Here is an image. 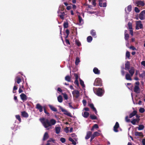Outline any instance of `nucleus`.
Masks as SVG:
<instances>
[{
  "mask_svg": "<svg viewBox=\"0 0 145 145\" xmlns=\"http://www.w3.org/2000/svg\"><path fill=\"white\" fill-rule=\"evenodd\" d=\"M127 9L129 12H130L132 10V6L131 5H129L127 7Z\"/></svg>",
  "mask_w": 145,
  "mask_h": 145,
  "instance_id": "e433bc0d",
  "label": "nucleus"
},
{
  "mask_svg": "<svg viewBox=\"0 0 145 145\" xmlns=\"http://www.w3.org/2000/svg\"><path fill=\"white\" fill-rule=\"evenodd\" d=\"M143 27V25L141 23V21L139 20L136 22V29L138 30L141 29Z\"/></svg>",
  "mask_w": 145,
  "mask_h": 145,
  "instance_id": "7ed1b4c3",
  "label": "nucleus"
},
{
  "mask_svg": "<svg viewBox=\"0 0 145 145\" xmlns=\"http://www.w3.org/2000/svg\"><path fill=\"white\" fill-rule=\"evenodd\" d=\"M93 71L95 74H99L100 73V71L96 67H95L94 68Z\"/></svg>",
  "mask_w": 145,
  "mask_h": 145,
  "instance_id": "5701e85b",
  "label": "nucleus"
},
{
  "mask_svg": "<svg viewBox=\"0 0 145 145\" xmlns=\"http://www.w3.org/2000/svg\"><path fill=\"white\" fill-rule=\"evenodd\" d=\"M48 106L54 112L57 111V109L52 105H48Z\"/></svg>",
  "mask_w": 145,
  "mask_h": 145,
  "instance_id": "aec40b11",
  "label": "nucleus"
},
{
  "mask_svg": "<svg viewBox=\"0 0 145 145\" xmlns=\"http://www.w3.org/2000/svg\"><path fill=\"white\" fill-rule=\"evenodd\" d=\"M130 68V63L129 61H127L125 64V69L127 70H129Z\"/></svg>",
  "mask_w": 145,
  "mask_h": 145,
  "instance_id": "412c9836",
  "label": "nucleus"
},
{
  "mask_svg": "<svg viewBox=\"0 0 145 145\" xmlns=\"http://www.w3.org/2000/svg\"><path fill=\"white\" fill-rule=\"evenodd\" d=\"M139 18L142 20L145 19V10L142 11L139 14Z\"/></svg>",
  "mask_w": 145,
  "mask_h": 145,
  "instance_id": "6e6552de",
  "label": "nucleus"
},
{
  "mask_svg": "<svg viewBox=\"0 0 145 145\" xmlns=\"http://www.w3.org/2000/svg\"><path fill=\"white\" fill-rule=\"evenodd\" d=\"M74 76L75 78V79H78V76L77 74L75 73L74 74Z\"/></svg>",
  "mask_w": 145,
  "mask_h": 145,
  "instance_id": "0e129e2a",
  "label": "nucleus"
},
{
  "mask_svg": "<svg viewBox=\"0 0 145 145\" xmlns=\"http://www.w3.org/2000/svg\"><path fill=\"white\" fill-rule=\"evenodd\" d=\"M58 16L62 19L63 20L64 19V16L65 15L64 12H61L59 10L57 12Z\"/></svg>",
  "mask_w": 145,
  "mask_h": 145,
  "instance_id": "9b49d317",
  "label": "nucleus"
},
{
  "mask_svg": "<svg viewBox=\"0 0 145 145\" xmlns=\"http://www.w3.org/2000/svg\"><path fill=\"white\" fill-rule=\"evenodd\" d=\"M65 80H66L70 82L71 81V78L69 76H67L65 77Z\"/></svg>",
  "mask_w": 145,
  "mask_h": 145,
  "instance_id": "37998d69",
  "label": "nucleus"
},
{
  "mask_svg": "<svg viewBox=\"0 0 145 145\" xmlns=\"http://www.w3.org/2000/svg\"><path fill=\"white\" fill-rule=\"evenodd\" d=\"M80 85L82 86L83 88H84L85 87V85L84 82L80 79Z\"/></svg>",
  "mask_w": 145,
  "mask_h": 145,
  "instance_id": "58836bf2",
  "label": "nucleus"
},
{
  "mask_svg": "<svg viewBox=\"0 0 145 145\" xmlns=\"http://www.w3.org/2000/svg\"><path fill=\"white\" fill-rule=\"evenodd\" d=\"M93 90L95 94L98 96L101 97L103 96L104 93V90L101 88H93Z\"/></svg>",
  "mask_w": 145,
  "mask_h": 145,
  "instance_id": "f03ea898",
  "label": "nucleus"
},
{
  "mask_svg": "<svg viewBox=\"0 0 145 145\" xmlns=\"http://www.w3.org/2000/svg\"><path fill=\"white\" fill-rule=\"evenodd\" d=\"M135 5L138 7H143L145 5L144 1L142 0H137L135 2Z\"/></svg>",
  "mask_w": 145,
  "mask_h": 145,
  "instance_id": "20e7f679",
  "label": "nucleus"
},
{
  "mask_svg": "<svg viewBox=\"0 0 145 145\" xmlns=\"http://www.w3.org/2000/svg\"><path fill=\"white\" fill-rule=\"evenodd\" d=\"M125 120L127 122H129L130 121V120L128 118V117L126 116L125 118Z\"/></svg>",
  "mask_w": 145,
  "mask_h": 145,
  "instance_id": "4d7b16f0",
  "label": "nucleus"
},
{
  "mask_svg": "<svg viewBox=\"0 0 145 145\" xmlns=\"http://www.w3.org/2000/svg\"><path fill=\"white\" fill-rule=\"evenodd\" d=\"M66 33L67 34L66 37H67L69 34V31L68 29H67L66 31Z\"/></svg>",
  "mask_w": 145,
  "mask_h": 145,
  "instance_id": "e2e57ef3",
  "label": "nucleus"
},
{
  "mask_svg": "<svg viewBox=\"0 0 145 145\" xmlns=\"http://www.w3.org/2000/svg\"><path fill=\"white\" fill-rule=\"evenodd\" d=\"M90 118L92 120L97 119V117L94 115H91L90 116Z\"/></svg>",
  "mask_w": 145,
  "mask_h": 145,
  "instance_id": "ea45409f",
  "label": "nucleus"
},
{
  "mask_svg": "<svg viewBox=\"0 0 145 145\" xmlns=\"http://www.w3.org/2000/svg\"><path fill=\"white\" fill-rule=\"evenodd\" d=\"M16 119L18 120L20 122L21 121V120L20 118V116L19 115H16L15 116Z\"/></svg>",
  "mask_w": 145,
  "mask_h": 145,
  "instance_id": "f704fd0d",
  "label": "nucleus"
},
{
  "mask_svg": "<svg viewBox=\"0 0 145 145\" xmlns=\"http://www.w3.org/2000/svg\"><path fill=\"white\" fill-rule=\"evenodd\" d=\"M141 64L144 67H145V61H142L141 62Z\"/></svg>",
  "mask_w": 145,
  "mask_h": 145,
  "instance_id": "338daca9",
  "label": "nucleus"
},
{
  "mask_svg": "<svg viewBox=\"0 0 145 145\" xmlns=\"http://www.w3.org/2000/svg\"><path fill=\"white\" fill-rule=\"evenodd\" d=\"M135 134L136 136H141L142 135V133L138 132H136Z\"/></svg>",
  "mask_w": 145,
  "mask_h": 145,
  "instance_id": "a18cd8bd",
  "label": "nucleus"
},
{
  "mask_svg": "<svg viewBox=\"0 0 145 145\" xmlns=\"http://www.w3.org/2000/svg\"><path fill=\"white\" fill-rule=\"evenodd\" d=\"M74 84H75L76 85L78 86H79V82L78 80V79H75L74 82Z\"/></svg>",
  "mask_w": 145,
  "mask_h": 145,
  "instance_id": "5fc2aeb1",
  "label": "nucleus"
},
{
  "mask_svg": "<svg viewBox=\"0 0 145 145\" xmlns=\"http://www.w3.org/2000/svg\"><path fill=\"white\" fill-rule=\"evenodd\" d=\"M92 40V38L91 36H89L87 38V41L88 42H90Z\"/></svg>",
  "mask_w": 145,
  "mask_h": 145,
  "instance_id": "72a5a7b5",
  "label": "nucleus"
},
{
  "mask_svg": "<svg viewBox=\"0 0 145 145\" xmlns=\"http://www.w3.org/2000/svg\"><path fill=\"white\" fill-rule=\"evenodd\" d=\"M99 5L101 7H106V3L104 2L105 0H99Z\"/></svg>",
  "mask_w": 145,
  "mask_h": 145,
  "instance_id": "1a4fd4ad",
  "label": "nucleus"
},
{
  "mask_svg": "<svg viewBox=\"0 0 145 145\" xmlns=\"http://www.w3.org/2000/svg\"><path fill=\"white\" fill-rule=\"evenodd\" d=\"M139 111L140 112L142 113L145 111V110L143 108H140L139 109Z\"/></svg>",
  "mask_w": 145,
  "mask_h": 145,
  "instance_id": "8fccbe9b",
  "label": "nucleus"
},
{
  "mask_svg": "<svg viewBox=\"0 0 145 145\" xmlns=\"http://www.w3.org/2000/svg\"><path fill=\"white\" fill-rule=\"evenodd\" d=\"M73 97L76 98H78L80 96V92L77 90H75L72 92Z\"/></svg>",
  "mask_w": 145,
  "mask_h": 145,
  "instance_id": "423d86ee",
  "label": "nucleus"
},
{
  "mask_svg": "<svg viewBox=\"0 0 145 145\" xmlns=\"http://www.w3.org/2000/svg\"><path fill=\"white\" fill-rule=\"evenodd\" d=\"M144 128V126L142 125H140L138 127V129L139 130H143Z\"/></svg>",
  "mask_w": 145,
  "mask_h": 145,
  "instance_id": "4c0bfd02",
  "label": "nucleus"
},
{
  "mask_svg": "<svg viewBox=\"0 0 145 145\" xmlns=\"http://www.w3.org/2000/svg\"><path fill=\"white\" fill-rule=\"evenodd\" d=\"M39 120L41 122L44 127L47 130L51 129V127L54 125L56 123V121L54 119H51L49 121L47 119L44 118H40Z\"/></svg>",
  "mask_w": 145,
  "mask_h": 145,
  "instance_id": "f257e3e1",
  "label": "nucleus"
},
{
  "mask_svg": "<svg viewBox=\"0 0 145 145\" xmlns=\"http://www.w3.org/2000/svg\"><path fill=\"white\" fill-rule=\"evenodd\" d=\"M49 137L48 134L47 132H45L43 136V140H45L47 139Z\"/></svg>",
  "mask_w": 145,
  "mask_h": 145,
  "instance_id": "7c9ffc66",
  "label": "nucleus"
},
{
  "mask_svg": "<svg viewBox=\"0 0 145 145\" xmlns=\"http://www.w3.org/2000/svg\"><path fill=\"white\" fill-rule=\"evenodd\" d=\"M139 120V119H133L131 121V123L133 125H135L136 122H138Z\"/></svg>",
  "mask_w": 145,
  "mask_h": 145,
  "instance_id": "c756f323",
  "label": "nucleus"
},
{
  "mask_svg": "<svg viewBox=\"0 0 145 145\" xmlns=\"http://www.w3.org/2000/svg\"><path fill=\"white\" fill-rule=\"evenodd\" d=\"M100 134L98 132L96 131L94 132L91 135L94 138L95 137L100 135Z\"/></svg>",
  "mask_w": 145,
  "mask_h": 145,
  "instance_id": "bb28decb",
  "label": "nucleus"
},
{
  "mask_svg": "<svg viewBox=\"0 0 145 145\" xmlns=\"http://www.w3.org/2000/svg\"><path fill=\"white\" fill-rule=\"evenodd\" d=\"M137 114V111H134L132 113H131L129 116V117L130 118H132L135 115Z\"/></svg>",
  "mask_w": 145,
  "mask_h": 145,
  "instance_id": "cd10ccee",
  "label": "nucleus"
},
{
  "mask_svg": "<svg viewBox=\"0 0 145 145\" xmlns=\"http://www.w3.org/2000/svg\"><path fill=\"white\" fill-rule=\"evenodd\" d=\"M134 91L136 93H138L140 91V89L138 86H135L134 88Z\"/></svg>",
  "mask_w": 145,
  "mask_h": 145,
  "instance_id": "b1692460",
  "label": "nucleus"
},
{
  "mask_svg": "<svg viewBox=\"0 0 145 145\" xmlns=\"http://www.w3.org/2000/svg\"><path fill=\"white\" fill-rule=\"evenodd\" d=\"M80 62V59L79 57H77L76 58V61H75V64L76 65H78L79 63Z\"/></svg>",
  "mask_w": 145,
  "mask_h": 145,
  "instance_id": "c9c22d12",
  "label": "nucleus"
},
{
  "mask_svg": "<svg viewBox=\"0 0 145 145\" xmlns=\"http://www.w3.org/2000/svg\"><path fill=\"white\" fill-rule=\"evenodd\" d=\"M119 125L118 123V122H116L114 127V130L115 132H117L118 131L117 129L119 127Z\"/></svg>",
  "mask_w": 145,
  "mask_h": 145,
  "instance_id": "2eb2a0df",
  "label": "nucleus"
},
{
  "mask_svg": "<svg viewBox=\"0 0 145 145\" xmlns=\"http://www.w3.org/2000/svg\"><path fill=\"white\" fill-rule=\"evenodd\" d=\"M82 103L83 104L84 106H85L86 105L87 103L85 99H83L82 101Z\"/></svg>",
  "mask_w": 145,
  "mask_h": 145,
  "instance_id": "864d4df0",
  "label": "nucleus"
},
{
  "mask_svg": "<svg viewBox=\"0 0 145 145\" xmlns=\"http://www.w3.org/2000/svg\"><path fill=\"white\" fill-rule=\"evenodd\" d=\"M129 36L128 34H125V39L126 40H127L129 38Z\"/></svg>",
  "mask_w": 145,
  "mask_h": 145,
  "instance_id": "49530a36",
  "label": "nucleus"
},
{
  "mask_svg": "<svg viewBox=\"0 0 145 145\" xmlns=\"http://www.w3.org/2000/svg\"><path fill=\"white\" fill-rule=\"evenodd\" d=\"M102 85L101 79L99 78L96 79L94 83V85L96 86H101Z\"/></svg>",
  "mask_w": 145,
  "mask_h": 145,
  "instance_id": "39448f33",
  "label": "nucleus"
},
{
  "mask_svg": "<svg viewBox=\"0 0 145 145\" xmlns=\"http://www.w3.org/2000/svg\"><path fill=\"white\" fill-rule=\"evenodd\" d=\"M129 28L130 29H132V26L131 23L129 22L128 24Z\"/></svg>",
  "mask_w": 145,
  "mask_h": 145,
  "instance_id": "09e8293b",
  "label": "nucleus"
},
{
  "mask_svg": "<svg viewBox=\"0 0 145 145\" xmlns=\"http://www.w3.org/2000/svg\"><path fill=\"white\" fill-rule=\"evenodd\" d=\"M76 44L78 46H79L81 44H80V43L79 42L76 41Z\"/></svg>",
  "mask_w": 145,
  "mask_h": 145,
  "instance_id": "69168bd1",
  "label": "nucleus"
},
{
  "mask_svg": "<svg viewBox=\"0 0 145 145\" xmlns=\"http://www.w3.org/2000/svg\"><path fill=\"white\" fill-rule=\"evenodd\" d=\"M89 113L87 112H85L83 113H82V116L85 118H87L89 116Z\"/></svg>",
  "mask_w": 145,
  "mask_h": 145,
  "instance_id": "393cba45",
  "label": "nucleus"
},
{
  "mask_svg": "<svg viewBox=\"0 0 145 145\" xmlns=\"http://www.w3.org/2000/svg\"><path fill=\"white\" fill-rule=\"evenodd\" d=\"M15 82L16 83V82H17V83L18 84H19L20 82H21L22 80L18 76L16 77L15 79Z\"/></svg>",
  "mask_w": 145,
  "mask_h": 145,
  "instance_id": "4be33fe9",
  "label": "nucleus"
},
{
  "mask_svg": "<svg viewBox=\"0 0 145 145\" xmlns=\"http://www.w3.org/2000/svg\"><path fill=\"white\" fill-rule=\"evenodd\" d=\"M92 132L90 131H88L87 132L86 135L85 137V139H88L89 138L91 135L92 134Z\"/></svg>",
  "mask_w": 145,
  "mask_h": 145,
  "instance_id": "a211bd4d",
  "label": "nucleus"
},
{
  "mask_svg": "<svg viewBox=\"0 0 145 145\" xmlns=\"http://www.w3.org/2000/svg\"><path fill=\"white\" fill-rule=\"evenodd\" d=\"M36 108L39 110L40 112H42L43 111V107L39 104H37Z\"/></svg>",
  "mask_w": 145,
  "mask_h": 145,
  "instance_id": "4468645a",
  "label": "nucleus"
},
{
  "mask_svg": "<svg viewBox=\"0 0 145 145\" xmlns=\"http://www.w3.org/2000/svg\"><path fill=\"white\" fill-rule=\"evenodd\" d=\"M78 18L79 21V24L80 25H82L84 23L83 20L80 15H78Z\"/></svg>",
  "mask_w": 145,
  "mask_h": 145,
  "instance_id": "f3484780",
  "label": "nucleus"
},
{
  "mask_svg": "<svg viewBox=\"0 0 145 145\" xmlns=\"http://www.w3.org/2000/svg\"><path fill=\"white\" fill-rule=\"evenodd\" d=\"M134 10H135V11L136 12H137V13H139L140 11V10H139L138 8V7H136L135 8Z\"/></svg>",
  "mask_w": 145,
  "mask_h": 145,
  "instance_id": "3c124183",
  "label": "nucleus"
},
{
  "mask_svg": "<svg viewBox=\"0 0 145 145\" xmlns=\"http://www.w3.org/2000/svg\"><path fill=\"white\" fill-rule=\"evenodd\" d=\"M130 49H132L133 50H137L136 48L133 46H131L129 47Z\"/></svg>",
  "mask_w": 145,
  "mask_h": 145,
  "instance_id": "680f3d73",
  "label": "nucleus"
},
{
  "mask_svg": "<svg viewBox=\"0 0 145 145\" xmlns=\"http://www.w3.org/2000/svg\"><path fill=\"white\" fill-rule=\"evenodd\" d=\"M55 141V140L52 138H50V139L48 141V142H52L53 143H54Z\"/></svg>",
  "mask_w": 145,
  "mask_h": 145,
  "instance_id": "bf43d9fd",
  "label": "nucleus"
},
{
  "mask_svg": "<svg viewBox=\"0 0 145 145\" xmlns=\"http://www.w3.org/2000/svg\"><path fill=\"white\" fill-rule=\"evenodd\" d=\"M93 127L95 129H97L99 128V126L97 124H95L93 126Z\"/></svg>",
  "mask_w": 145,
  "mask_h": 145,
  "instance_id": "6e6d98bb",
  "label": "nucleus"
},
{
  "mask_svg": "<svg viewBox=\"0 0 145 145\" xmlns=\"http://www.w3.org/2000/svg\"><path fill=\"white\" fill-rule=\"evenodd\" d=\"M21 113L22 116L24 117L27 118L28 116V114L25 111L22 112Z\"/></svg>",
  "mask_w": 145,
  "mask_h": 145,
  "instance_id": "a878e982",
  "label": "nucleus"
},
{
  "mask_svg": "<svg viewBox=\"0 0 145 145\" xmlns=\"http://www.w3.org/2000/svg\"><path fill=\"white\" fill-rule=\"evenodd\" d=\"M60 141L62 143H64L65 142V139L64 138H60Z\"/></svg>",
  "mask_w": 145,
  "mask_h": 145,
  "instance_id": "13d9d810",
  "label": "nucleus"
},
{
  "mask_svg": "<svg viewBox=\"0 0 145 145\" xmlns=\"http://www.w3.org/2000/svg\"><path fill=\"white\" fill-rule=\"evenodd\" d=\"M63 27L64 28H67L68 27V22L64 23L63 24Z\"/></svg>",
  "mask_w": 145,
  "mask_h": 145,
  "instance_id": "c03bdc74",
  "label": "nucleus"
},
{
  "mask_svg": "<svg viewBox=\"0 0 145 145\" xmlns=\"http://www.w3.org/2000/svg\"><path fill=\"white\" fill-rule=\"evenodd\" d=\"M57 100L59 103H62L63 101V98L61 95H59L57 97Z\"/></svg>",
  "mask_w": 145,
  "mask_h": 145,
  "instance_id": "2f4dec72",
  "label": "nucleus"
},
{
  "mask_svg": "<svg viewBox=\"0 0 145 145\" xmlns=\"http://www.w3.org/2000/svg\"><path fill=\"white\" fill-rule=\"evenodd\" d=\"M20 96L21 99L24 101H25L27 100V97L24 93H22Z\"/></svg>",
  "mask_w": 145,
  "mask_h": 145,
  "instance_id": "ddd939ff",
  "label": "nucleus"
},
{
  "mask_svg": "<svg viewBox=\"0 0 145 145\" xmlns=\"http://www.w3.org/2000/svg\"><path fill=\"white\" fill-rule=\"evenodd\" d=\"M60 109L62 112H63L64 114L70 117H72L71 113L69 112L67 110L60 107Z\"/></svg>",
  "mask_w": 145,
  "mask_h": 145,
  "instance_id": "0eeeda50",
  "label": "nucleus"
},
{
  "mask_svg": "<svg viewBox=\"0 0 145 145\" xmlns=\"http://www.w3.org/2000/svg\"><path fill=\"white\" fill-rule=\"evenodd\" d=\"M145 76V72L143 71V72L141 74H139V77L142 78H143Z\"/></svg>",
  "mask_w": 145,
  "mask_h": 145,
  "instance_id": "79ce46f5",
  "label": "nucleus"
},
{
  "mask_svg": "<svg viewBox=\"0 0 145 145\" xmlns=\"http://www.w3.org/2000/svg\"><path fill=\"white\" fill-rule=\"evenodd\" d=\"M88 105L94 111L95 114L97 115V112L96 108L94 107L93 104L90 103H88Z\"/></svg>",
  "mask_w": 145,
  "mask_h": 145,
  "instance_id": "9d476101",
  "label": "nucleus"
},
{
  "mask_svg": "<svg viewBox=\"0 0 145 145\" xmlns=\"http://www.w3.org/2000/svg\"><path fill=\"white\" fill-rule=\"evenodd\" d=\"M69 107L71 108H72V109H76V108H74V107H73V106H72V105H71V103H69Z\"/></svg>",
  "mask_w": 145,
  "mask_h": 145,
  "instance_id": "052dcab7",
  "label": "nucleus"
},
{
  "mask_svg": "<svg viewBox=\"0 0 145 145\" xmlns=\"http://www.w3.org/2000/svg\"><path fill=\"white\" fill-rule=\"evenodd\" d=\"M56 133V134H59L61 131V127H55Z\"/></svg>",
  "mask_w": 145,
  "mask_h": 145,
  "instance_id": "6ab92c4d",
  "label": "nucleus"
},
{
  "mask_svg": "<svg viewBox=\"0 0 145 145\" xmlns=\"http://www.w3.org/2000/svg\"><path fill=\"white\" fill-rule=\"evenodd\" d=\"M16 83L15 82V84H14V86L13 89V93H16L15 91H14V90H16L17 89V88L16 86Z\"/></svg>",
  "mask_w": 145,
  "mask_h": 145,
  "instance_id": "603ef678",
  "label": "nucleus"
},
{
  "mask_svg": "<svg viewBox=\"0 0 145 145\" xmlns=\"http://www.w3.org/2000/svg\"><path fill=\"white\" fill-rule=\"evenodd\" d=\"M126 57H127L128 58H129L130 56V54L129 52L127 51L126 52Z\"/></svg>",
  "mask_w": 145,
  "mask_h": 145,
  "instance_id": "de8ad7c7",
  "label": "nucleus"
},
{
  "mask_svg": "<svg viewBox=\"0 0 145 145\" xmlns=\"http://www.w3.org/2000/svg\"><path fill=\"white\" fill-rule=\"evenodd\" d=\"M132 76H131V74L127 73L125 75V79L127 80H131V77Z\"/></svg>",
  "mask_w": 145,
  "mask_h": 145,
  "instance_id": "dca6fc26",
  "label": "nucleus"
},
{
  "mask_svg": "<svg viewBox=\"0 0 145 145\" xmlns=\"http://www.w3.org/2000/svg\"><path fill=\"white\" fill-rule=\"evenodd\" d=\"M62 94L63 95V97L65 100H67L68 99V96L65 93H63Z\"/></svg>",
  "mask_w": 145,
  "mask_h": 145,
  "instance_id": "a19ab883",
  "label": "nucleus"
},
{
  "mask_svg": "<svg viewBox=\"0 0 145 145\" xmlns=\"http://www.w3.org/2000/svg\"><path fill=\"white\" fill-rule=\"evenodd\" d=\"M127 70L129 71V72L131 74V76L133 75L135 71V68L133 67H131L129 70Z\"/></svg>",
  "mask_w": 145,
  "mask_h": 145,
  "instance_id": "f8f14e48",
  "label": "nucleus"
},
{
  "mask_svg": "<svg viewBox=\"0 0 145 145\" xmlns=\"http://www.w3.org/2000/svg\"><path fill=\"white\" fill-rule=\"evenodd\" d=\"M69 140L72 142V144L73 145H76V142L74 141V140L71 137H69Z\"/></svg>",
  "mask_w": 145,
  "mask_h": 145,
  "instance_id": "473e14b6",
  "label": "nucleus"
},
{
  "mask_svg": "<svg viewBox=\"0 0 145 145\" xmlns=\"http://www.w3.org/2000/svg\"><path fill=\"white\" fill-rule=\"evenodd\" d=\"M130 33L131 35H133V32L132 29H130Z\"/></svg>",
  "mask_w": 145,
  "mask_h": 145,
  "instance_id": "774afa93",
  "label": "nucleus"
},
{
  "mask_svg": "<svg viewBox=\"0 0 145 145\" xmlns=\"http://www.w3.org/2000/svg\"><path fill=\"white\" fill-rule=\"evenodd\" d=\"M90 33L94 37H96V32L95 30H92L90 31Z\"/></svg>",
  "mask_w": 145,
  "mask_h": 145,
  "instance_id": "c85d7f7f",
  "label": "nucleus"
}]
</instances>
